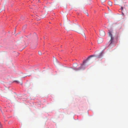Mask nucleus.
Here are the masks:
<instances>
[{
	"mask_svg": "<svg viewBox=\"0 0 128 128\" xmlns=\"http://www.w3.org/2000/svg\"><path fill=\"white\" fill-rule=\"evenodd\" d=\"M102 52H100L97 55V54H94L92 55H91L88 58L86 59V60H84L83 61V62L82 64H81V66L79 68H77L76 69H75V70H79L81 69L82 68V66L83 65H85V64L86 63V61L88 59H89V58H90L92 57H96L98 58H101L102 56Z\"/></svg>",
	"mask_w": 128,
	"mask_h": 128,
	"instance_id": "1",
	"label": "nucleus"
},
{
	"mask_svg": "<svg viewBox=\"0 0 128 128\" xmlns=\"http://www.w3.org/2000/svg\"><path fill=\"white\" fill-rule=\"evenodd\" d=\"M73 28L76 30L77 32L79 33H81V31L83 30L80 26L78 24H74L73 26Z\"/></svg>",
	"mask_w": 128,
	"mask_h": 128,
	"instance_id": "2",
	"label": "nucleus"
},
{
	"mask_svg": "<svg viewBox=\"0 0 128 128\" xmlns=\"http://www.w3.org/2000/svg\"><path fill=\"white\" fill-rule=\"evenodd\" d=\"M112 31H110V30H108V35L111 38L110 40V44H111L113 42V40L114 39V37H112Z\"/></svg>",
	"mask_w": 128,
	"mask_h": 128,
	"instance_id": "3",
	"label": "nucleus"
},
{
	"mask_svg": "<svg viewBox=\"0 0 128 128\" xmlns=\"http://www.w3.org/2000/svg\"><path fill=\"white\" fill-rule=\"evenodd\" d=\"M105 34L104 31L101 30L100 31V35L101 36H104L105 35Z\"/></svg>",
	"mask_w": 128,
	"mask_h": 128,
	"instance_id": "4",
	"label": "nucleus"
},
{
	"mask_svg": "<svg viewBox=\"0 0 128 128\" xmlns=\"http://www.w3.org/2000/svg\"><path fill=\"white\" fill-rule=\"evenodd\" d=\"M103 42V40L102 38H99L98 40V44H100L102 43Z\"/></svg>",
	"mask_w": 128,
	"mask_h": 128,
	"instance_id": "5",
	"label": "nucleus"
},
{
	"mask_svg": "<svg viewBox=\"0 0 128 128\" xmlns=\"http://www.w3.org/2000/svg\"><path fill=\"white\" fill-rule=\"evenodd\" d=\"M108 4L110 6H111L112 5V2L110 1H108Z\"/></svg>",
	"mask_w": 128,
	"mask_h": 128,
	"instance_id": "6",
	"label": "nucleus"
},
{
	"mask_svg": "<svg viewBox=\"0 0 128 128\" xmlns=\"http://www.w3.org/2000/svg\"><path fill=\"white\" fill-rule=\"evenodd\" d=\"M53 60L54 63L56 62L57 60L54 57H53Z\"/></svg>",
	"mask_w": 128,
	"mask_h": 128,
	"instance_id": "7",
	"label": "nucleus"
},
{
	"mask_svg": "<svg viewBox=\"0 0 128 128\" xmlns=\"http://www.w3.org/2000/svg\"><path fill=\"white\" fill-rule=\"evenodd\" d=\"M82 35L83 36V37H85L86 36H85V34L83 32H82Z\"/></svg>",
	"mask_w": 128,
	"mask_h": 128,
	"instance_id": "8",
	"label": "nucleus"
},
{
	"mask_svg": "<svg viewBox=\"0 0 128 128\" xmlns=\"http://www.w3.org/2000/svg\"><path fill=\"white\" fill-rule=\"evenodd\" d=\"M73 65L74 67H75L77 66V64L76 63H75Z\"/></svg>",
	"mask_w": 128,
	"mask_h": 128,
	"instance_id": "9",
	"label": "nucleus"
},
{
	"mask_svg": "<svg viewBox=\"0 0 128 128\" xmlns=\"http://www.w3.org/2000/svg\"><path fill=\"white\" fill-rule=\"evenodd\" d=\"M38 54L39 55H41L42 54V53L40 52L39 51L38 52Z\"/></svg>",
	"mask_w": 128,
	"mask_h": 128,
	"instance_id": "10",
	"label": "nucleus"
},
{
	"mask_svg": "<svg viewBox=\"0 0 128 128\" xmlns=\"http://www.w3.org/2000/svg\"><path fill=\"white\" fill-rule=\"evenodd\" d=\"M102 2H105V0H101Z\"/></svg>",
	"mask_w": 128,
	"mask_h": 128,
	"instance_id": "11",
	"label": "nucleus"
},
{
	"mask_svg": "<svg viewBox=\"0 0 128 128\" xmlns=\"http://www.w3.org/2000/svg\"><path fill=\"white\" fill-rule=\"evenodd\" d=\"M121 9L122 11L123 9V8L122 6L121 7Z\"/></svg>",
	"mask_w": 128,
	"mask_h": 128,
	"instance_id": "12",
	"label": "nucleus"
},
{
	"mask_svg": "<svg viewBox=\"0 0 128 128\" xmlns=\"http://www.w3.org/2000/svg\"><path fill=\"white\" fill-rule=\"evenodd\" d=\"M15 82L17 83H18L19 82H18V81H15Z\"/></svg>",
	"mask_w": 128,
	"mask_h": 128,
	"instance_id": "13",
	"label": "nucleus"
},
{
	"mask_svg": "<svg viewBox=\"0 0 128 128\" xmlns=\"http://www.w3.org/2000/svg\"><path fill=\"white\" fill-rule=\"evenodd\" d=\"M2 126V125L1 124L0 122V128H1Z\"/></svg>",
	"mask_w": 128,
	"mask_h": 128,
	"instance_id": "14",
	"label": "nucleus"
},
{
	"mask_svg": "<svg viewBox=\"0 0 128 128\" xmlns=\"http://www.w3.org/2000/svg\"><path fill=\"white\" fill-rule=\"evenodd\" d=\"M88 14H87V16H88Z\"/></svg>",
	"mask_w": 128,
	"mask_h": 128,
	"instance_id": "15",
	"label": "nucleus"
}]
</instances>
